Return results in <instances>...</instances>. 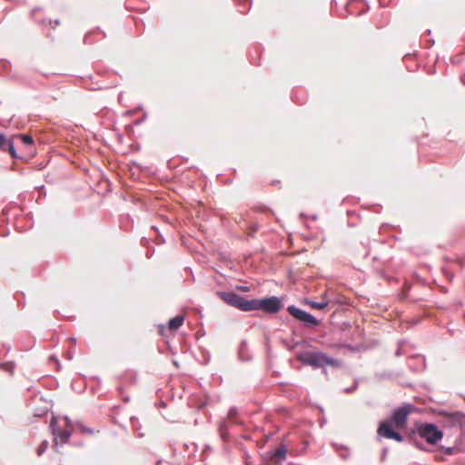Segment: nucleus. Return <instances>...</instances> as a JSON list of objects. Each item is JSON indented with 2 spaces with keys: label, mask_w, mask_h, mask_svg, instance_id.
<instances>
[{
  "label": "nucleus",
  "mask_w": 465,
  "mask_h": 465,
  "mask_svg": "<svg viewBox=\"0 0 465 465\" xmlns=\"http://www.w3.org/2000/svg\"><path fill=\"white\" fill-rule=\"evenodd\" d=\"M443 431L435 423L417 421L409 431L408 440L417 449L430 451V450L420 440H425L429 445L435 446L443 439Z\"/></svg>",
  "instance_id": "obj_1"
},
{
  "label": "nucleus",
  "mask_w": 465,
  "mask_h": 465,
  "mask_svg": "<svg viewBox=\"0 0 465 465\" xmlns=\"http://www.w3.org/2000/svg\"><path fill=\"white\" fill-rule=\"evenodd\" d=\"M297 360L303 365L312 366L313 369H322L323 374H327L326 366L334 369L341 367V361L328 356L320 351H305L297 355Z\"/></svg>",
  "instance_id": "obj_2"
},
{
  "label": "nucleus",
  "mask_w": 465,
  "mask_h": 465,
  "mask_svg": "<svg viewBox=\"0 0 465 465\" xmlns=\"http://www.w3.org/2000/svg\"><path fill=\"white\" fill-rule=\"evenodd\" d=\"M440 417V423L444 428H459L462 430L465 426V413L460 411L439 410L436 412Z\"/></svg>",
  "instance_id": "obj_3"
},
{
  "label": "nucleus",
  "mask_w": 465,
  "mask_h": 465,
  "mask_svg": "<svg viewBox=\"0 0 465 465\" xmlns=\"http://www.w3.org/2000/svg\"><path fill=\"white\" fill-rule=\"evenodd\" d=\"M232 424V407H230L226 417L221 419L217 424L219 437L223 441V448L225 453L231 451V427Z\"/></svg>",
  "instance_id": "obj_4"
},
{
  "label": "nucleus",
  "mask_w": 465,
  "mask_h": 465,
  "mask_svg": "<svg viewBox=\"0 0 465 465\" xmlns=\"http://www.w3.org/2000/svg\"><path fill=\"white\" fill-rule=\"evenodd\" d=\"M414 409L415 407L411 403H404L392 411L388 421L391 422L392 427L403 429L406 426L409 415Z\"/></svg>",
  "instance_id": "obj_5"
},
{
  "label": "nucleus",
  "mask_w": 465,
  "mask_h": 465,
  "mask_svg": "<svg viewBox=\"0 0 465 465\" xmlns=\"http://www.w3.org/2000/svg\"><path fill=\"white\" fill-rule=\"evenodd\" d=\"M287 312L304 327L313 329L320 324V321L316 319L312 314L303 311L295 305H289Z\"/></svg>",
  "instance_id": "obj_6"
},
{
  "label": "nucleus",
  "mask_w": 465,
  "mask_h": 465,
  "mask_svg": "<svg viewBox=\"0 0 465 465\" xmlns=\"http://www.w3.org/2000/svg\"><path fill=\"white\" fill-rule=\"evenodd\" d=\"M283 307L282 301L277 296H269L258 299L257 310L268 314H275Z\"/></svg>",
  "instance_id": "obj_7"
},
{
  "label": "nucleus",
  "mask_w": 465,
  "mask_h": 465,
  "mask_svg": "<svg viewBox=\"0 0 465 465\" xmlns=\"http://www.w3.org/2000/svg\"><path fill=\"white\" fill-rule=\"evenodd\" d=\"M49 428L54 436L53 448H54L56 450L58 448V439L62 444H65L69 441L72 436V430L70 429L61 430L58 426L57 419L55 417L51 419Z\"/></svg>",
  "instance_id": "obj_8"
},
{
  "label": "nucleus",
  "mask_w": 465,
  "mask_h": 465,
  "mask_svg": "<svg viewBox=\"0 0 465 465\" xmlns=\"http://www.w3.org/2000/svg\"><path fill=\"white\" fill-rule=\"evenodd\" d=\"M377 431L380 436L386 439L394 440L397 442L404 440L403 436L399 431H396L388 420L381 421Z\"/></svg>",
  "instance_id": "obj_9"
},
{
  "label": "nucleus",
  "mask_w": 465,
  "mask_h": 465,
  "mask_svg": "<svg viewBox=\"0 0 465 465\" xmlns=\"http://www.w3.org/2000/svg\"><path fill=\"white\" fill-rule=\"evenodd\" d=\"M258 299H246L245 297L234 293V308L242 312H252L257 310Z\"/></svg>",
  "instance_id": "obj_10"
},
{
  "label": "nucleus",
  "mask_w": 465,
  "mask_h": 465,
  "mask_svg": "<svg viewBox=\"0 0 465 465\" xmlns=\"http://www.w3.org/2000/svg\"><path fill=\"white\" fill-rule=\"evenodd\" d=\"M288 449L285 444H281L277 449L267 453L268 460L273 464H281L286 458Z\"/></svg>",
  "instance_id": "obj_11"
},
{
  "label": "nucleus",
  "mask_w": 465,
  "mask_h": 465,
  "mask_svg": "<svg viewBox=\"0 0 465 465\" xmlns=\"http://www.w3.org/2000/svg\"><path fill=\"white\" fill-rule=\"evenodd\" d=\"M106 37V34L104 31L101 30L99 27L94 28L88 31L83 39L84 45H94V43L104 39Z\"/></svg>",
  "instance_id": "obj_12"
},
{
  "label": "nucleus",
  "mask_w": 465,
  "mask_h": 465,
  "mask_svg": "<svg viewBox=\"0 0 465 465\" xmlns=\"http://www.w3.org/2000/svg\"><path fill=\"white\" fill-rule=\"evenodd\" d=\"M0 150L7 152L12 158H18L13 139H7L2 133L0 134Z\"/></svg>",
  "instance_id": "obj_13"
},
{
  "label": "nucleus",
  "mask_w": 465,
  "mask_h": 465,
  "mask_svg": "<svg viewBox=\"0 0 465 465\" xmlns=\"http://www.w3.org/2000/svg\"><path fill=\"white\" fill-rule=\"evenodd\" d=\"M43 8L36 6L31 10L30 17L31 19L39 26H45L48 23V20L44 16L38 15V13L42 12Z\"/></svg>",
  "instance_id": "obj_14"
},
{
  "label": "nucleus",
  "mask_w": 465,
  "mask_h": 465,
  "mask_svg": "<svg viewBox=\"0 0 465 465\" xmlns=\"http://www.w3.org/2000/svg\"><path fill=\"white\" fill-rule=\"evenodd\" d=\"M184 322V316L183 315H176L173 318H171L167 322V328L171 331H177Z\"/></svg>",
  "instance_id": "obj_15"
},
{
  "label": "nucleus",
  "mask_w": 465,
  "mask_h": 465,
  "mask_svg": "<svg viewBox=\"0 0 465 465\" xmlns=\"http://www.w3.org/2000/svg\"><path fill=\"white\" fill-rule=\"evenodd\" d=\"M303 302L313 309L323 310L330 304V300L327 299L325 295H323L321 302H314L312 300L305 299Z\"/></svg>",
  "instance_id": "obj_16"
},
{
  "label": "nucleus",
  "mask_w": 465,
  "mask_h": 465,
  "mask_svg": "<svg viewBox=\"0 0 465 465\" xmlns=\"http://www.w3.org/2000/svg\"><path fill=\"white\" fill-rule=\"evenodd\" d=\"M238 357L242 361H248L252 359V355L248 351L247 342L245 341H242L240 343L238 348Z\"/></svg>",
  "instance_id": "obj_17"
},
{
  "label": "nucleus",
  "mask_w": 465,
  "mask_h": 465,
  "mask_svg": "<svg viewBox=\"0 0 465 465\" xmlns=\"http://www.w3.org/2000/svg\"><path fill=\"white\" fill-rule=\"evenodd\" d=\"M331 446L335 449L336 452L340 456L341 459L346 460L350 457V449L349 447L341 444H338L335 442H331Z\"/></svg>",
  "instance_id": "obj_18"
},
{
  "label": "nucleus",
  "mask_w": 465,
  "mask_h": 465,
  "mask_svg": "<svg viewBox=\"0 0 465 465\" xmlns=\"http://www.w3.org/2000/svg\"><path fill=\"white\" fill-rule=\"evenodd\" d=\"M234 5L237 7L238 12L245 14L250 10L252 3L251 0H234Z\"/></svg>",
  "instance_id": "obj_19"
},
{
  "label": "nucleus",
  "mask_w": 465,
  "mask_h": 465,
  "mask_svg": "<svg viewBox=\"0 0 465 465\" xmlns=\"http://www.w3.org/2000/svg\"><path fill=\"white\" fill-rule=\"evenodd\" d=\"M215 294L229 306H232V291H217Z\"/></svg>",
  "instance_id": "obj_20"
},
{
  "label": "nucleus",
  "mask_w": 465,
  "mask_h": 465,
  "mask_svg": "<svg viewBox=\"0 0 465 465\" xmlns=\"http://www.w3.org/2000/svg\"><path fill=\"white\" fill-rule=\"evenodd\" d=\"M122 381L126 384H134L137 379V373L134 371H127L122 376Z\"/></svg>",
  "instance_id": "obj_21"
},
{
  "label": "nucleus",
  "mask_w": 465,
  "mask_h": 465,
  "mask_svg": "<svg viewBox=\"0 0 465 465\" xmlns=\"http://www.w3.org/2000/svg\"><path fill=\"white\" fill-rule=\"evenodd\" d=\"M48 446H49V442L47 440H42L41 443L39 444V446L36 448L37 455L42 456L47 450Z\"/></svg>",
  "instance_id": "obj_22"
},
{
  "label": "nucleus",
  "mask_w": 465,
  "mask_h": 465,
  "mask_svg": "<svg viewBox=\"0 0 465 465\" xmlns=\"http://www.w3.org/2000/svg\"><path fill=\"white\" fill-rule=\"evenodd\" d=\"M20 140L22 141V143L25 145H32L34 144V139L31 135L29 134H23L20 135Z\"/></svg>",
  "instance_id": "obj_23"
},
{
  "label": "nucleus",
  "mask_w": 465,
  "mask_h": 465,
  "mask_svg": "<svg viewBox=\"0 0 465 465\" xmlns=\"http://www.w3.org/2000/svg\"><path fill=\"white\" fill-rule=\"evenodd\" d=\"M151 229L156 232V237H155V239H154L155 243H156V244H162V243H163V242H164V239H163V237L162 236V234L160 233V232L158 231V228H157L156 226L153 225V226L151 227Z\"/></svg>",
  "instance_id": "obj_24"
},
{
  "label": "nucleus",
  "mask_w": 465,
  "mask_h": 465,
  "mask_svg": "<svg viewBox=\"0 0 465 465\" xmlns=\"http://www.w3.org/2000/svg\"><path fill=\"white\" fill-rule=\"evenodd\" d=\"M440 449L447 455H453L457 450L455 447L440 446Z\"/></svg>",
  "instance_id": "obj_25"
},
{
  "label": "nucleus",
  "mask_w": 465,
  "mask_h": 465,
  "mask_svg": "<svg viewBox=\"0 0 465 465\" xmlns=\"http://www.w3.org/2000/svg\"><path fill=\"white\" fill-rule=\"evenodd\" d=\"M212 451V447L209 444L204 445V449L201 454V460L203 461L207 456V453H210Z\"/></svg>",
  "instance_id": "obj_26"
},
{
  "label": "nucleus",
  "mask_w": 465,
  "mask_h": 465,
  "mask_svg": "<svg viewBox=\"0 0 465 465\" xmlns=\"http://www.w3.org/2000/svg\"><path fill=\"white\" fill-rule=\"evenodd\" d=\"M13 367H14L13 362L0 363V368L5 369V371H10V372H13Z\"/></svg>",
  "instance_id": "obj_27"
},
{
  "label": "nucleus",
  "mask_w": 465,
  "mask_h": 465,
  "mask_svg": "<svg viewBox=\"0 0 465 465\" xmlns=\"http://www.w3.org/2000/svg\"><path fill=\"white\" fill-rule=\"evenodd\" d=\"M123 390H124L123 386L119 385L117 387V391L120 393V395L122 396L123 401L127 403V402L130 401V397L128 395H124L123 394Z\"/></svg>",
  "instance_id": "obj_28"
},
{
  "label": "nucleus",
  "mask_w": 465,
  "mask_h": 465,
  "mask_svg": "<svg viewBox=\"0 0 465 465\" xmlns=\"http://www.w3.org/2000/svg\"><path fill=\"white\" fill-rule=\"evenodd\" d=\"M78 426L80 428V430L83 431V432H85V433H88L90 435L94 434V430L93 429H90L81 423H78Z\"/></svg>",
  "instance_id": "obj_29"
},
{
  "label": "nucleus",
  "mask_w": 465,
  "mask_h": 465,
  "mask_svg": "<svg viewBox=\"0 0 465 465\" xmlns=\"http://www.w3.org/2000/svg\"><path fill=\"white\" fill-rule=\"evenodd\" d=\"M236 290L240 291V292H246L250 291V287L245 286V285H234V291H236Z\"/></svg>",
  "instance_id": "obj_30"
},
{
  "label": "nucleus",
  "mask_w": 465,
  "mask_h": 465,
  "mask_svg": "<svg viewBox=\"0 0 465 465\" xmlns=\"http://www.w3.org/2000/svg\"><path fill=\"white\" fill-rule=\"evenodd\" d=\"M60 20L59 19H55V20H51L49 19L48 20V24L50 25L51 28L54 29L55 26L59 25H60Z\"/></svg>",
  "instance_id": "obj_31"
},
{
  "label": "nucleus",
  "mask_w": 465,
  "mask_h": 465,
  "mask_svg": "<svg viewBox=\"0 0 465 465\" xmlns=\"http://www.w3.org/2000/svg\"><path fill=\"white\" fill-rule=\"evenodd\" d=\"M150 241L147 237H142L140 241V244L143 247H148Z\"/></svg>",
  "instance_id": "obj_32"
},
{
  "label": "nucleus",
  "mask_w": 465,
  "mask_h": 465,
  "mask_svg": "<svg viewBox=\"0 0 465 465\" xmlns=\"http://www.w3.org/2000/svg\"><path fill=\"white\" fill-rule=\"evenodd\" d=\"M64 420H65L66 429H70L72 427V425H73V422L70 420V418L68 416H64Z\"/></svg>",
  "instance_id": "obj_33"
},
{
  "label": "nucleus",
  "mask_w": 465,
  "mask_h": 465,
  "mask_svg": "<svg viewBox=\"0 0 465 465\" xmlns=\"http://www.w3.org/2000/svg\"><path fill=\"white\" fill-rule=\"evenodd\" d=\"M356 388H357V383H355L354 385H352V386H351V387L346 388V389L344 390V391H345L346 393H351V392H353V391L356 390Z\"/></svg>",
  "instance_id": "obj_34"
},
{
  "label": "nucleus",
  "mask_w": 465,
  "mask_h": 465,
  "mask_svg": "<svg viewBox=\"0 0 465 465\" xmlns=\"http://www.w3.org/2000/svg\"><path fill=\"white\" fill-rule=\"evenodd\" d=\"M153 253H154V249H153V248H152V249H150V248H149V249L147 250V252H146L145 255H146V257H147L148 259H150V258L153 255Z\"/></svg>",
  "instance_id": "obj_35"
},
{
  "label": "nucleus",
  "mask_w": 465,
  "mask_h": 465,
  "mask_svg": "<svg viewBox=\"0 0 465 465\" xmlns=\"http://www.w3.org/2000/svg\"><path fill=\"white\" fill-rule=\"evenodd\" d=\"M158 327H159V333L163 336L164 331H165V326L163 324H159Z\"/></svg>",
  "instance_id": "obj_36"
},
{
  "label": "nucleus",
  "mask_w": 465,
  "mask_h": 465,
  "mask_svg": "<svg viewBox=\"0 0 465 465\" xmlns=\"http://www.w3.org/2000/svg\"><path fill=\"white\" fill-rule=\"evenodd\" d=\"M210 359L211 355L209 354V352L204 351V363L207 364L210 361Z\"/></svg>",
  "instance_id": "obj_37"
},
{
  "label": "nucleus",
  "mask_w": 465,
  "mask_h": 465,
  "mask_svg": "<svg viewBox=\"0 0 465 465\" xmlns=\"http://www.w3.org/2000/svg\"><path fill=\"white\" fill-rule=\"evenodd\" d=\"M29 218V224H28V227L29 228H32L33 227V221H32V215L30 213L26 214V218Z\"/></svg>",
  "instance_id": "obj_38"
},
{
  "label": "nucleus",
  "mask_w": 465,
  "mask_h": 465,
  "mask_svg": "<svg viewBox=\"0 0 465 465\" xmlns=\"http://www.w3.org/2000/svg\"><path fill=\"white\" fill-rule=\"evenodd\" d=\"M137 421H138V419L136 417H132L131 418V423H132L134 428H135V423H137Z\"/></svg>",
  "instance_id": "obj_39"
},
{
  "label": "nucleus",
  "mask_w": 465,
  "mask_h": 465,
  "mask_svg": "<svg viewBox=\"0 0 465 465\" xmlns=\"http://www.w3.org/2000/svg\"><path fill=\"white\" fill-rule=\"evenodd\" d=\"M50 360L55 361V362L57 363L58 367H60V362H59L58 359L54 355L50 356Z\"/></svg>",
  "instance_id": "obj_40"
},
{
  "label": "nucleus",
  "mask_w": 465,
  "mask_h": 465,
  "mask_svg": "<svg viewBox=\"0 0 465 465\" xmlns=\"http://www.w3.org/2000/svg\"><path fill=\"white\" fill-rule=\"evenodd\" d=\"M146 117V114L143 115V117L142 119H139L135 122V124H140L142 122H143V120L145 119Z\"/></svg>",
  "instance_id": "obj_41"
},
{
  "label": "nucleus",
  "mask_w": 465,
  "mask_h": 465,
  "mask_svg": "<svg viewBox=\"0 0 465 465\" xmlns=\"http://www.w3.org/2000/svg\"><path fill=\"white\" fill-rule=\"evenodd\" d=\"M18 305H21L22 307L25 306V301L24 300V302H21L18 298H16Z\"/></svg>",
  "instance_id": "obj_42"
},
{
  "label": "nucleus",
  "mask_w": 465,
  "mask_h": 465,
  "mask_svg": "<svg viewBox=\"0 0 465 465\" xmlns=\"http://www.w3.org/2000/svg\"><path fill=\"white\" fill-rule=\"evenodd\" d=\"M292 100H293V101H295V102H297V103H300V104H302V103H303V101H298V98H297V97H296V95H294V94L292 95Z\"/></svg>",
  "instance_id": "obj_43"
},
{
  "label": "nucleus",
  "mask_w": 465,
  "mask_h": 465,
  "mask_svg": "<svg viewBox=\"0 0 465 465\" xmlns=\"http://www.w3.org/2000/svg\"><path fill=\"white\" fill-rule=\"evenodd\" d=\"M395 355H396L397 357H399V356H401V348H399V349L396 351Z\"/></svg>",
  "instance_id": "obj_44"
},
{
  "label": "nucleus",
  "mask_w": 465,
  "mask_h": 465,
  "mask_svg": "<svg viewBox=\"0 0 465 465\" xmlns=\"http://www.w3.org/2000/svg\"><path fill=\"white\" fill-rule=\"evenodd\" d=\"M379 376H380L381 378H389V377H391V375H387V374H385V373H381V374H379Z\"/></svg>",
  "instance_id": "obj_45"
},
{
  "label": "nucleus",
  "mask_w": 465,
  "mask_h": 465,
  "mask_svg": "<svg viewBox=\"0 0 465 465\" xmlns=\"http://www.w3.org/2000/svg\"><path fill=\"white\" fill-rule=\"evenodd\" d=\"M272 461H270V460H267V461H263L261 465H272Z\"/></svg>",
  "instance_id": "obj_46"
},
{
  "label": "nucleus",
  "mask_w": 465,
  "mask_h": 465,
  "mask_svg": "<svg viewBox=\"0 0 465 465\" xmlns=\"http://www.w3.org/2000/svg\"><path fill=\"white\" fill-rule=\"evenodd\" d=\"M220 274L224 277L225 280H227L228 277H230L229 274H226V273H223V272H220Z\"/></svg>",
  "instance_id": "obj_47"
},
{
  "label": "nucleus",
  "mask_w": 465,
  "mask_h": 465,
  "mask_svg": "<svg viewBox=\"0 0 465 465\" xmlns=\"http://www.w3.org/2000/svg\"><path fill=\"white\" fill-rule=\"evenodd\" d=\"M192 446L193 447V452H195L197 450V445L195 443H193ZM193 455L194 456V453H193Z\"/></svg>",
  "instance_id": "obj_48"
},
{
  "label": "nucleus",
  "mask_w": 465,
  "mask_h": 465,
  "mask_svg": "<svg viewBox=\"0 0 465 465\" xmlns=\"http://www.w3.org/2000/svg\"><path fill=\"white\" fill-rule=\"evenodd\" d=\"M162 463H163V460L160 459V460H156L155 465H161Z\"/></svg>",
  "instance_id": "obj_49"
},
{
  "label": "nucleus",
  "mask_w": 465,
  "mask_h": 465,
  "mask_svg": "<svg viewBox=\"0 0 465 465\" xmlns=\"http://www.w3.org/2000/svg\"><path fill=\"white\" fill-rule=\"evenodd\" d=\"M386 453H387V450H383V453H382L381 460H384V459H385V457H386Z\"/></svg>",
  "instance_id": "obj_50"
},
{
  "label": "nucleus",
  "mask_w": 465,
  "mask_h": 465,
  "mask_svg": "<svg viewBox=\"0 0 465 465\" xmlns=\"http://www.w3.org/2000/svg\"><path fill=\"white\" fill-rule=\"evenodd\" d=\"M224 263L226 264V266H229L232 263V262L226 260V261H224Z\"/></svg>",
  "instance_id": "obj_51"
},
{
  "label": "nucleus",
  "mask_w": 465,
  "mask_h": 465,
  "mask_svg": "<svg viewBox=\"0 0 465 465\" xmlns=\"http://www.w3.org/2000/svg\"><path fill=\"white\" fill-rule=\"evenodd\" d=\"M256 230H257V228H256V227H255V228H253V229H252V232H250V233H249V235H252V233H253L254 232H256Z\"/></svg>",
  "instance_id": "obj_52"
},
{
  "label": "nucleus",
  "mask_w": 465,
  "mask_h": 465,
  "mask_svg": "<svg viewBox=\"0 0 465 465\" xmlns=\"http://www.w3.org/2000/svg\"><path fill=\"white\" fill-rule=\"evenodd\" d=\"M137 436L142 438V437H143V433H137Z\"/></svg>",
  "instance_id": "obj_53"
},
{
  "label": "nucleus",
  "mask_w": 465,
  "mask_h": 465,
  "mask_svg": "<svg viewBox=\"0 0 465 465\" xmlns=\"http://www.w3.org/2000/svg\"><path fill=\"white\" fill-rule=\"evenodd\" d=\"M435 459H437V460H443V458L439 457L438 455L435 456Z\"/></svg>",
  "instance_id": "obj_54"
},
{
  "label": "nucleus",
  "mask_w": 465,
  "mask_h": 465,
  "mask_svg": "<svg viewBox=\"0 0 465 465\" xmlns=\"http://www.w3.org/2000/svg\"><path fill=\"white\" fill-rule=\"evenodd\" d=\"M73 358V355L71 353H68V359L71 360Z\"/></svg>",
  "instance_id": "obj_55"
},
{
  "label": "nucleus",
  "mask_w": 465,
  "mask_h": 465,
  "mask_svg": "<svg viewBox=\"0 0 465 465\" xmlns=\"http://www.w3.org/2000/svg\"><path fill=\"white\" fill-rule=\"evenodd\" d=\"M312 220H316V219H317V216H316V215H312Z\"/></svg>",
  "instance_id": "obj_56"
},
{
  "label": "nucleus",
  "mask_w": 465,
  "mask_h": 465,
  "mask_svg": "<svg viewBox=\"0 0 465 465\" xmlns=\"http://www.w3.org/2000/svg\"><path fill=\"white\" fill-rule=\"evenodd\" d=\"M71 340H72V341H74V342H75V341H76L75 338H71Z\"/></svg>",
  "instance_id": "obj_57"
},
{
  "label": "nucleus",
  "mask_w": 465,
  "mask_h": 465,
  "mask_svg": "<svg viewBox=\"0 0 465 465\" xmlns=\"http://www.w3.org/2000/svg\"><path fill=\"white\" fill-rule=\"evenodd\" d=\"M138 428H139V425H136V424H135V428H134V430H138Z\"/></svg>",
  "instance_id": "obj_58"
},
{
  "label": "nucleus",
  "mask_w": 465,
  "mask_h": 465,
  "mask_svg": "<svg viewBox=\"0 0 465 465\" xmlns=\"http://www.w3.org/2000/svg\"><path fill=\"white\" fill-rule=\"evenodd\" d=\"M7 234H8V232H7V233H5V234H1V236H2V237H5V236H6Z\"/></svg>",
  "instance_id": "obj_59"
},
{
  "label": "nucleus",
  "mask_w": 465,
  "mask_h": 465,
  "mask_svg": "<svg viewBox=\"0 0 465 465\" xmlns=\"http://www.w3.org/2000/svg\"><path fill=\"white\" fill-rule=\"evenodd\" d=\"M205 405V403H203L200 405V408H203Z\"/></svg>",
  "instance_id": "obj_60"
},
{
  "label": "nucleus",
  "mask_w": 465,
  "mask_h": 465,
  "mask_svg": "<svg viewBox=\"0 0 465 465\" xmlns=\"http://www.w3.org/2000/svg\"><path fill=\"white\" fill-rule=\"evenodd\" d=\"M184 447H185L186 449H189L188 444H184Z\"/></svg>",
  "instance_id": "obj_61"
},
{
  "label": "nucleus",
  "mask_w": 465,
  "mask_h": 465,
  "mask_svg": "<svg viewBox=\"0 0 465 465\" xmlns=\"http://www.w3.org/2000/svg\"><path fill=\"white\" fill-rule=\"evenodd\" d=\"M233 424H234V426L236 425V419L235 418H234Z\"/></svg>",
  "instance_id": "obj_62"
}]
</instances>
